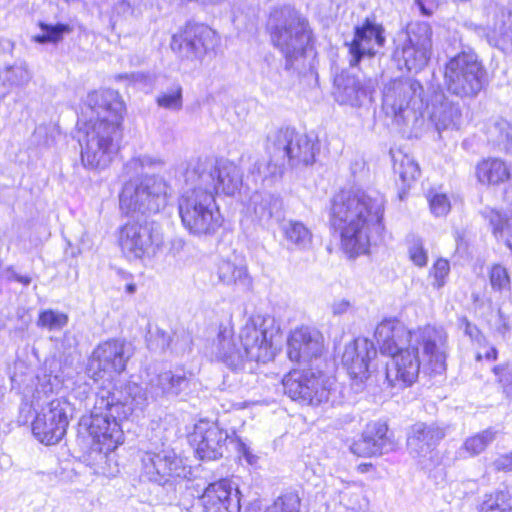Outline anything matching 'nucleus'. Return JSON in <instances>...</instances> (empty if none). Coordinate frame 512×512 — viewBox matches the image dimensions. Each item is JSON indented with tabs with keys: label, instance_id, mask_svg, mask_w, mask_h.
Here are the masks:
<instances>
[{
	"label": "nucleus",
	"instance_id": "58836bf2",
	"mask_svg": "<svg viewBox=\"0 0 512 512\" xmlns=\"http://www.w3.org/2000/svg\"><path fill=\"white\" fill-rule=\"evenodd\" d=\"M479 512H512V487L485 495Z\"/></svg>",
	"mask_w": 512,
	"mask_h": 512
},
{
	"label": "nucleus",
	"instance_id": "680f3d73",
	"mask_svg": "<svg viewBox=\"0 0 512 512\" xmlns=\"http://www.w3.org/2000/svg\"><path fill=\"white\" fill-rule=\"evenodd\" d=\"M499 316H500L501 320L503 321V323H502L501 327L498 328V331L501 334H505L509 330V326H508L507 322L505 321V319H503V316H502V313L500 310H499Z\"/></svg>",
	"mask_w": 512,
	"mask_h": 512
},
{
	"label": "nucleus",
	"instance_id": "3c124183",
	"mask_svg": "<svg viewBox=\"0 0 512 512\" xmlns=\"http://www.w3.org/2000/svg\"><path fill=\"white\" fill-rule=\"evenodd\" d=\"M409 256L413 263L419 267L427 264V252L423 248V243L420 239H415L409 246Z\"/></svg>",
	"mask_w": 512,
	"mask_h": 512
},
{
	"label": "nucleus",
	"instance_id": "ea45409f",
	"mask_svg": "<svg viewBox=\"0 0 512 512\" xmlns=\"http://www.w3.org/2000/svg\"><path fill=\"white\" fill-rule=\"evenodd\" d=\"M392 158L394 172L399 175L404 184L414 181L420 174L419 166L411 156L398 151L392 153Z\"/></svg>",
	"mask_w": 512,
	"mask_h": 512
},
{
	"label": "nucleus",
	"instance_id": "423d86ee",
	"mask_svg": "<svg viewBox=\"0 0 512 512\" xmlns=\"http://www.w3.org/2000/svg\"><path fill=\"white\" fill-rule=\"evenodd\" d=\"M266 30L272 45L285 58V69L301 73L312 39L308 20L290 6L278 7L270 12Z\"/></svg>",
	"mask_w": 512,
	"mask_h": 512
},
{
	"label": "nucleus",
	"instance_id": "864d4df0",
	"mask_svg": "<svg viewBox=\"0 0 512 512\" xmlns=\"http://www.w3.org/2000/svg\"><path fill=\"white\" fill-rule=\"evenodd\" d=\"M493 467L497 471H512V453L498 457L493 462Z\"/></svg>",
	"mask_w": 512,
	"mask_h": 512
},
{
	"label": "nucleus",
	"instance_id": "4468645a",
	"mask_svg": "<svg viewBox=\"0 0 512 512\" xmlns=\"http://www.w3.org/2000/svg\"><path fill=\"white\" fill-rule=\"evenodd\" d=\"M72 415L73 406L66 398L53 399L35 417L32 433L41 443L54 445L65 436Z\"/></svg>",
	"mask_w": 512,
	"mask_h": 512
},
{
	"label": "nucleus",
	"instance_id": "79ce46f5",
	"mask_svg": "<svg viewBox=\"0 0 512 512\" xmlns=\"http://www.w3.org/2000/svg\"><path fill=\"white\" fill-rule=\"evenodd\" d=\"M42 33L36 35L34 40L38 43H57L61 41L65 34H69L72 28L68 24L57 23L47 24L41 22L39 24Z\"/></svg>",
	"mask_w": 512,
	"mask_h": 512
},
{
	"label": "nucleus",
	"instance_id": "cd10ccee",
	"mask_svg": "<svg viewBox=\"0 0 512 512\" xmlns=\"http://www.w3.org/2000/svg\"><path fill=\"white\" fill-rule=\"evenodd\" d=\"M216 275L223 285L237 286L249 290L252 278L246 263L238 258L221 259L216 265Z\"/></svg>",
	"mask_w": 512,
	"mask_h": 512
},
{
	"label": "nucleus",
	"instance_id": "7ed1b4c3",
	"mask_svg": "<svg viewBox=\"0 0 512 512\" xmlns=\"http://www.w3.org/2000/svg\"><path fill=\"white\" fill-rule=\"evenodd\" d=\"M384 199L362 190H341L331 200L329 222L350 257L365 254L384 231Z\"/></svg>",
	"mask_w": 512,
	"mask_h": 512
},
{
	"label": "nucleus",
	"instance_id": "f8f14e48",
	"mask_svg": "<svg viewBox=\"0 0 512 512\" xmlns=\"http://www.w3.org/2000/svg\"><path fill=\"white\" fill-rule=\"evenodd\" d=\"M118 243L129 259L154 257L163 247L164 238L158 225L147 220H130L119 229Z\"/></svg>",
	"mask_w": 512,
	"mask_h": 512
},
{
	"label": "nucleus",
	"instance_id": "9d476101",
	"mask_svg": "<svg viewBox=\"0 0 512 512\" xmlns=\"http://www.w3.org/2000/svg\"><path fill=\"white\" fill-rule=\"evenodd\" d=\"M444 79L450 93L472 98L484 88L486 70L474 52L463 51L446 63Z\"/></svg>",
	"mask_w": 512,
	"mask_h": 512
},
{
	"label": "nucleus",
	"instance_id": "37998d69",
	"mask_svg": "<svg viewBox=\"0 0 512 512\" xmlns=\"http://www.w3.org/2000/svg\"><path fill=\"white\" fill-rule=\"evenodd\" d=\"M68 323V315L48 309L40 312L37 325L41 328L48 329L49 331H59L64 328Z\"/></svg>",
	"mask_w": 512,
	"mask_h": 512
},
{
	"label": "nucleus",
	"instance_id": "338daca9",
	"mask_svg": "<svg viewBox=\"0 0 512 512\" xmlns=\"http://www.w3.org/2000/svg\"><path fill=\"white\" fill-rule=\"evenodd\" d=\"M43 134H45V129H44V128H41V127L37 128V129L35 130V132H34V136H35V137L40 136V135H43Z\"/></svg>",
	"mask_w": 512,
	"mask_h": 512
},
{
	"label": "nucleus",
	"instance_id": "39448f33",
	"mask_svg": "<svg viewBox=\"0 0 512 512\" xmlns=\"http://www.w3.org/2000/svg\"><path fill=\"white\" fill-rule=\"evenodd\" d=\"M374 336L384 355L395 354L414 343L421 345L424 365L431 372L446 370L447 333L443 328L427 325L410 331L400 320L389 318L377 325Z\"/></svg>",
	"mask_w": 512,
	"mask_h": 512
},
{
	"label": "nucleus",
	"instance_id": "a19ab883",
	"mask_svg": "<svg viewBox=\"0 0 512 512\" xmlns=\"http://www.w3.org/2000/svg\"><path fill=\"white\" fill-rule=\"evenodd\" d=\"M496 436V432L492 428H488L474 436L465 440L461 450L468 453L470 456H475L482 453L488 445H490Z\"/></svg>",
	"mask_w": 512,
	"mask_h": 512
},
{
	"label": "nucleus",
	"instance_id": "f03ea898",
	"mask_svg": "<svg viewBox=\"0 0 512 512\" xmlns=\"http://www.w3.org/2000/svg\"><path fill=\"white\" fill-rule=\"evenodd\" d=\"M124 102L114 90L89 93L82 107L87 118L79 128L81 161L89 169H105L118 152Z\"/></svg>",
	"mask_w": 512,
	"mask_h": 512
},
{
	"label": "nucleus",
	"instance_id": "c85d7f7f",
	"mask_svg": "<svg viewBox=\"0 0 512 512\" xmlns=\"http://www.w3.org/2000/svg\"><path fill=\"white\" fill-rule=\"evenodd\" d=\"M430 119L438 132L458 129L461 122V110L457 104L440 96L431 105Z\"/></svg>",
	"mask_w": 512,
	"mask_h": 512
},
{
	"label": "nucleus",
	"instance_id": "09e8293b",
	"mask_svg": "<svg viewBox=\"0 0 512 512\" xmlns=\"http://www.w3.org/2000/svg\"><path fill=\"white\" fill-rule=\"evenodd\" d=\"M490 284L496 291L510 289V278L505 267L497 264L491 268Z\"/></svg>",
	"mask_w": 512,
	"mask_h": 512
},
{
	"label": "nucleus",
	"instance_id": "0eeeda50",
	"mask_svg": "<svg viewBox=\"0 0 512 512\" xmlns=\"http://www.w3.org/2000/svg\"><path fill=\"white\" fill-rule=\"evenodd\" d=\"M265 151L268 159L254 165L263 179L281 176L286 164L299 167L314 163L316 144L306 134L291 127H282L268 133Z\"/></svg>",
	"mask_w": 512,
	"mask_h": 512
},
{
	"label": "nucleus",
	"instance_id": "393cba45",
	"mask_svg": "<svg viewBox=\"0 0 512 512\" xmlns=\"http://www.w3.org/2000/svg\"><path fill=\"white\" fill-rule=\"evenodd\" d=\"M228 434L214 423H200L196 426L194 441L196 454L201 460H216L223 456Z\"/></svg>",
	"mask_w": 512,
	"mask_h": 512
},
{
	"label": "nucleus",
	"instance_id": "4c0bfd02",
	"mask_svg": "<svg viewBox=\"0 0 512 512\" xmlns=\"http://www.w3.org/2000/svg\"><path fill=\"white\" fill-rule=\"evenodd\" d=\"M484 216L488 219L493 234L503 238L506 246L512 251V216L494 209L486 210Z\"/></svg>",
	"mask_w": 512,
	"mask_h": 512
},
{
	"label": "nucleus",
	"instance_id": "20e7f679",
	"mask_svg": "<svg viewBox=\"0 0 512 512\" xmlns=\"http://www.w3.org/2000/svg\"><path fill=\"white\" fill-rule=\"evenodd\" d=\"M279 329L268 315H252L242 327L239 335L241 346L235 342L231 330L220 329L211 346V353L230 368L239 367L245 359L267 362L273 359V337Z\"/></svg>",
	"mask_w": 512,
	"mask_h": 512
},
{
	"label": "nucleus",
	"instance_id": "a211bd4d",
	"mask_svg": "<svg viewBox=\"0 0 512 512\" xmlns=\"http://www.w3.org/2000/svg\"><path fill=\"white\" fill-rule=\"evenodd\" d=\"M419 348L421 345L412 343L395 354H390V360L386 364V379L392 387L404 388L412 385L418 378L421 365L429 374H436L424 365V359H420Z\"/></svg>",
	"mask_w": 512,
	"mask_h": 512
},
{
	"label": "nucleus",
	"instance_id": "052dcab7",
	"mask_svg": "<svg viewBox=\"0 0 512 512\" xmlns=\"http://www.w3.org/2000/svg\"><path fill=\"white\" fill-rule=\"evenodd\" d=\"M485 358L487 360H495L497 358V350L494 347H491L486 353Z\"/></svg>",
	"mask_w": 512,
	"mask_h": 512
},
{
	"label": "nucleus",
	"instance_id": "dca6fc26",
	"mask_svg": "<svg viewBox=\"0 0 512 512\" xmlns=\"http://www.w3.org/2000/svg\"><path fill=\"white\" fill-rule=\"evenodd\" d=\"M408 39L394 53L395 58L403 61L408 71L418 72L428 63L432 50V29L427 22L410 24L407 31Z\"/></svg>",
	"mask_w": 512,
	"mask_h": 512
},
{
	"label": "nucleus",
	"instance_id": "7c9ffc66",
	"mask_svg": "<svg viewBox=\"0 0 512 512\" xmlns=\"http://www.w3.org/2000/svg\"><path fill=\"white\" fill-rule=\"evenodd\" d=\"M250 208L256 220L266 225L272 219H279L282 211L280 197L270 193H254L250 198Z\"/></svg>",
	"mask_w": 512,
	"mask_h": 512
},
{
	"label": "nucleus",
	"instance_id": "b1692460",
	"mask_svg": "<svg viewBox=\"0 0 512 512\" xmlns=\"http://www.w3.org/2000/svg\"><path fill=\"white\" fill-rule=\"evenodd\" d=\"M446 436L445 427L436 422H417L407 433V448L414 457L429 455Z\"/></svg>",
	"mask_w": 512,
	"mask_h": 512
},
{
	"label": "nucleus",
	"instance_id": "f3484780",
	"mask_svg": "<svg viewBox=\"0 0 512 512\" xmlns=\"http://www.w3.org/2000/svg\"><path fill=\"white\" fill-rule=\"evenodd\" d=\"M217 43L214 30L204 25L188 26L172 36L170 47L181 59L189 63L200 62Z\"/></svg>",
	"mask_w": 512,
	"mask_h": 512
},
{
	"label": "nucleus",
	"instance_id": "5fc2aeb1",
	"mask_svg": "<svg viewBox=\"0 0 512 512\" xmlns=\"http://www.w3.org/2000/svg\"><path fill=\"white\" fill-rule=\"evenodd\" d=\"M352 304L347 299H336L331 304V311L334 315H342L349 311Z\"/></svg>",
	"mask_w": 512,
	"mask_h": 512
},
{
	"label": "nucleus",
	"instance_id": "4d7b16f0",
	"mask_svg": "<svg viewBox=\"0 0 512 512\" xmlns=\"http://www.w3.org/2000/svg\"><path fill=\"white\" fill-rule=\"evenodd\" d=\"M464 332L471 338H475L479 334L478 328L467 320H465Z\"/></svg>",
	"mask_w": 512,
	"mask_h": 512
},
{
	"label": "nucleus",
	"instance_id": "e2e57ef3",
	"mask_svg": "<svg viewBox=\"0 0 512 512\" xmlns=\"http://www.w3.org/2000/svg\"><path fill=\"white\" fill-rule=\"evenodd\" d=\"M125 290L128 294H133L136 291V285L133 283H129L126 285Z\"/></svg>",
	"mask_w": 512,
	"mask_h": 512
},
{
	"label": "nucleus",
	"instance_id": "ddd939ff",
	"mask_svg": "<svg viewBox=\"0 0 512 512\" xmlns=\"http://www.w3.org/2000/svg\"><path fill=\"white\" fill-rule=\"evenodd\" d=\"M282 385L284 393L300 405L319 406L329 400L332 381L319 371L293 369Z\"/></svg>",
	"mask_w": 512,
	"mask_h": 512
},
{
	"label": "nucleus",
	"instance_id": "f704fd0d",
	"mask_svg": "<svg viewBox=\"0 0 512 512\" xmlns=\"http://www.w3.org/2000/svg\"><path fill=\"white\" fill-rule=\"evenodd\" d=\"M284 239L293 248L308 250L312 246L313 234L311 230L301 221L287 220L281 226Z\"/></svg>",
	"mask_w": 512,
	"mask_h": 512
},
{
	"label": "nucleus",
	"instance_id": "aec40b11",
	"mask_svg": "<svg viewBox=\"0 0 512 512\" xmlns=\"http://www.w3.org/2000/svg\"><path fill=\"white\" fill-rule=\"evenodd\" d=\"M323 343L324 338L319 330L302 326L291 332L287 342V355L291 361L308 364L322 354Z\"/></svg>",
	"mask_w": 512,
	"mask_h": 512
},
{
	"label": "nucleus",
	"instance_id": "69168bd1",
	"mask_svg": "<svg viewBox=\"0 0 512 512\" xmlns=\"http://www.w3.org/2000/svg\"><path fill=\"white\" fill-rule=\"evenodd\" d=\"M87 390H88V388H87L86 386H84V387H79V388L75 391V393H77L78 395H80V394H87Z\"/></svg>",
	"mask_w": 512,
	"mask_h": 512
},
{
	"label": "nucleus",
	"instance_id": "412c9836",
	"mask_svg": "<svg viewBox=\"0 0 512 512\" xmlns=\"http://www.w3.org/2000/svg\"><path fill=\"white\" fill-rule=\"evenodd\" d=\"M383 28L374 20L366 18L362 25L355 27L352 42L348 45L351 66H356L365 57L375 56L377 50L384 46Z\"/></svg>",
	"mask_w": 512,
	"mask_h": 512
},
{
	"label": "nucleus",
	"instance_id": "c03bdc74",
	"mask_svg": "<svg viewBox=\"0 0 512 512\" xmlns=\"http://www.w3.org/2000/svg\"><path fill=\"white\" fill-rule=\"evenodd\" d=\"M300 507L301 499L298 494L289 492L275 499L265 512H301Z\"/></svg>",
	"mask_w": 512,
	"mask_h": 512
},
{
	"label": "nucleus",
	"instance_id": "bf43d9fd",
	"mask_svg": "<svg viewBox=\"0 0 512 512\" xmlns=\"http://www.w3.org/2000/svg\"><path fill=\"white\" fill-rule=\"evenodd\" d=\"M415 5L419 8L423 15L430 16L432 14V11L426 8L422 0H415Z\"/></svg>",
	"mask_w": 512,
	"mask_h": 512
},
{
	"label": "nucleus",
	"instance_id": "0e129e2a",
	"mask_svg": "<svg viewBox=\"0 0 512 512\" xmlns=\"http://www.w3.org/2000/svg\"><path fill=\"white\" fill-rule=\"evenodd\" d=\"M130 77L133 81H140V80L144 79V75L141 73H133V74H131Z\"/></svg>",
	"mask_w": 512,
	"mask_h": 512
},
{
	"label": "nucleus",
	"instance_id": "c756f323",
	"mask_svg": "<svg viewBox=\"0 0 512 512\" xmlns=\"http://www.w3.org/2000/svg\"><path fill=\"white\" fill-rule=\"evenodd\" d=\"M475 175L482 185L498 186L510 179V169L500 158H487L476 165Z\"/></svg>",
	"mask_w": 512,
	"mask_h": 512
},
{
	"label": "nucleus",
	"instance_id": "a18cd8bd",
	"mask_svg": "<svg viewBox=\"0 0 512 512\" xmlns=\"http://www.w3.org/2000/svg\"><path fill=\"white\" fill-rule=\"evenodd\" d=\"M158 106L169 110H180L183 105L182 87L174 84L166 91L161 92L156 99Z\"/></svg>",
	"mask_w": 512,
	"mask_h": 512
},
{
	"label": "nucleus",
	"instance_id": "5701e85b",
	"mask_svg": "<svg viewBox=\"0 0 512 512\" xmlns=\"http://www.w3.org/2000/svg\"><path fill=\"white\" fill-rule=\"evenodd\" d=\"M376 348L367 338H357L345 346L342 364L356 384L368 378L369 362L376 356Z\"/></svg>",
	"mask_w": 512,
	"mask_h": 512
},
{
	"label": "nucleus",
	"instance_id": "603ef678",
	"mask_svg": "<svg viewBox=\"0 0 512 512\" xmlns=\"http://www.w3.org/2000/svg\"><path fill=\"white\" fill-rule=\"evenodd\" d=\"M450 271V265L447 260L439 259L436 261V263L433 266V276L435 279L434 286L437 288H440L445 283V278L447 277L448 273Z\"/></svg>",
	"mask_w": 512,
	"mask_h": 512
},
{
	"label": "nucleus",
	"instance_id": "e433bc0d",
	"mask_svg": "<svg viewBox=\"0 0 512 512\" xmlns=\"http://www.w3.org/2000/svg\"><path fill=\"white\" fill-rule=\"evenodd\" d=\"M339 89H341L342 102L348 103L352 106L361 105L363 99H365L370 93V87L363 84L355 76H346L341 79L338 83Z\"/></svg>",
	"mask_w": 512,
	"mask_h": 512
},
{
	"label": "nucleus",
	"instance_id": "4be33fe9",
	"mask_svg": "<svg viewBox=\"0 0 512 512\" xmlns=\"http://www.w3.org/2000/svg\"><path fill=\"white\" fill-rule=\"evenodd\" d=\"M240 492L228 478L210 483L201 496L205 512H240Z\"/></svg>",
	"mask_w": 512,
	"mask_h": 512
},
{
	"label": "nucleus",
	"instance_id": "6e6d98bb",
	"mask_svg": "<svg viewBox=\"0 0 512 512\" xmlns=\"http://www.w3.org/2000/svg\"><path fill=\"white\" fill-rule=\"evenodd\" d=\"M237 451L249 464L256 462L257 457L252 453L250 447L241 440L237 442Z\"/></svg>",
	"mask_w": 512,
	"mask_h": 512
},
{
	"label": "nucleus",
	"instance_id": "2f4dec72",
	"mask_svg": "<svg viewBox=\"0 0 512 512\" xmlns=\"http://www.w3.org/2000/svg\"><path fill=\"white\" fill-rule=\"evenodd\" d=\"M189 379L185 373L164 371L150 380L149 393L151 397H159L165 394L178 395L187 388Z\"/></svg>",
	"mask_w": 512,
	"mask_h": 512
},
{
	"label": "nucleus",
	"instance_id": "9b49d317",
	"mask_svg": "<svg viewBox=\"0 0 512 512\" xmlns=\"http://www.w3.org/2000/svg\"><path fill=\"white\" fill-rule=\"evenodd\" d=\"M170 186L161 177L147 176L139 184L126 183L119 196L120 208L126 213H157L170 196Z\"/></svg>",
	"mask_w": 512,
	"mask_h": 512
},
{
	"label": "nucleus",
	"instance_id": "2eb2a0df",
	"mask_svg": "<svg viewBox=\"0 0 512 512\" xmlns=\"http://www.w3.org/2000/svg\"><path fill=\"white\" fill-rule=\"evenodd\" d=\"M141 463V475L159 485L185 478L189 472L174 450L164 445L144 451Z\"/></svg>",
	"mask_w": 512,
	"mask_h": 512
},
{
	"label": "nucleus",
	"instance_id": "473e14b6",
	"mask_svg": "<svg viewBox=\"0 0 512 512\" xmlns=\"http://www.w3.org/2000/svg\"><path fill=\"white\" fill-rule=\"evenodd\" d=\"M492 27V34H487L488 41L503 50L512 49V12L500 9Z\"/></svg>",
	"mask_w": 512,
	"mask_h": 512
},
{
	"label": "nucleus",
	"instance_id": "8fccbe9b",
	"mask_svg": "<svg viewBox=\"0 0 512 512\" xmlns=\"http://www.w3.org/2000/svg\"><path fill=\"white\" fill-rule=\"evenodd\" d=\"M162 164L163 163L159 158H154L149 155H139L137 157H133L127 162L126 169L138 173L139 169Z\"/></svg>",
	"mask_w": 512,
	"mask_h": 512
},
{
	"label": "nucleus",
	"instance_id": "bb28decb",
	"mask_svg": "<svg viewBox=\"0 0 512 512\" xmlns=\"http://www.w3.org/2000/svg\"><path fill=\"white\" fill-rule=\"evenodd\" d=\"M386 424L375 422L367 425L359 440L355 441L350 449L359 457L380 455L391 448V442L387 437Z\"/></svg>",
	"mask_w": 512,
	"mask_h": 512
},
{
	"label": "nucleus",
	"instance_id": "1a4fd4ad",
	"mask_svg": "<svg viewBox=\"0 0 512 512\" xmlns=\"http://www.w3.org/2000/svg\"><path fill=\"white\" fill-rule=\"evenodd\" d=\"M187 183L201 185L215 194L234 195L242 184L240 169L231 161L197 158L188 163L185 171Z\"/></svg>",
	"mask_w": 512,
	"mask_h": 512
},
{
	"label": "nucleus",
	"instance_id": "6ab92c4d",
	"mask_svg": "<svg viewBox=\"0 0 512 512\" xmlns=\"http://www.w3.org/2000/svg\"><path fill=\"white\" fill-rule=\"evenodd\" d=\"M133 353L131 343L118 339L108 340L93 351L89 366L91 370H95V374H120L126 369Z\"/></svg>",
	"mask_w": 512,
	"mask_h": 512
},
{
	"label": "nucleus",
	"instance_id": "13d9d810",
	"mask_svg": "<svg viewBox=\"0 0 512 512\" xmlns=\"http://www.w3.org/2000/svg\"><path fill=\"white\" fill-rule=\"evenodd\" d=\"M12 277H13L14 280H16L17 282L22 283L25 286H27V285H29L31 283V278L29 276H23V275H20V274H17V273H13Z\"/></svg>",
	"mask_w": 512,
	"mask_h": 512
},
{
	"label": "nucleus",
	"instance_id": "774afa93",
	"mask_svg": "<svg viewBox=\"0 0 512 512\" xmlns=\"http://www.w3.org/2000/svg\"><path fill=\"white\" fill-rule=\"evenodd\" d=\"M475 28V31L478 33V34H483L485 33V29L483 27H478V26H474Z\"/></svg>",
	"mask_w": 512,
	"mask_h": 512
},
{
	"label": "nucleus",
	"instance_id": "72a5a7b5",
	"mask_svg": "<svg viewBox=\"0 0 512 512\" xmlns=\"http://www.w3.org/2000/svg\"><path fill=\"white\" fill-rule=\"evenodd\" d=\"M32 79V73L25 62H16L0 71V88L5 96L13 88H23Z\"/></svg>",
	"mask_w": 512,
	"mask_h": 512
},
{
	"label": "nucleus",
	"instance_id": "c9c22d12",
	"mask_svg": "<svg viewBox=\"0 0 512 512\" xmlns=\"http://www.w3.org/2000/svg\"><path fill=\"white\" fill-rule=\"evenodd\" d=\"M488 142L500 151L512 152V125L504 120L498 119L487 127Z\"/></svg>",
	"mask_w": 512,
	"mask_h": 512
},
{
	"label": "nucleus",
	"instance_id": "a878e982",
	"mask_svg": "<svg viewBox=\"0 0 512 512\" xmlns=\"http://www.w3.org/2000/svg\"><path fill=\"white\" fill-rule=\"evenodd\" d=\"M423 87L417 80L406 78L392 81L385 87L383 101L395 112H401L417 101L422 102Z\"/></svg>",
	"mask_w": 512,
	"mask_h": 512
},
{
	"label": "nucleus",
	"instance_id": "6e6552de",
	"mask_svg": "<svg viewBox=\"0 0 512 512\" xmlns=\"http://www.w3.org/2000/svg\"><path fill=\"white\" fill-rule=\"evenodd\" d=\"M193 185L183 192L178 201L182 224L194 236H213L223 223L219 207L209 189Z\"/></svg>",
	"mask_w": 512,
	"mask_h": 512
},
{
	"label": "nucleus",
	"instance_id": "49530a36",
	"mask_svg": "<svg viewBox=\"0 0 512 512\" xmlns=\"http://www.w3.org/2000/svg\"><path fill=\"white\" fill-rule=\"evenodd\" d=\"M497 383L507 398H512V364L503 363L493 368Z\"/></svg>",
	"mask_w": 512,
	"mask_h": 512
},
{
	"label": "nucleus",
	"instance_id": "f257e3e1",
	"mask_svg": "<svg viewBox=\"0 0 512 512\" xmlns=\"http://www.w3.org/2000/svg\"><path fill=\"white\" fill-rule=\"evenodd\" d=\"M147 399V393L134 382L113 390L101 388L95 394L90 415L83 416L79 422L80 428L92 438L87 462L94 474H107L108 455L124 440L121 421L135 409H142Z\"/></svg>",
	"mask_w": 512,
	"mask_h": 512
},
{
	"label": "nucleus",
	"instance_id": "de8ad7c7",
	"mask_svg": "<svg viewBox=\"0 0 512 512\" xmlns=\"http://www.w3.org/2000/svg\"><path fill=\"white\" fill-rule=\"evenodd\" d=\"M430 210L436 217L448 214L451 209L450 200L446 194L430 191L427 196Z\"/></svg>",
	"mask_w": 512,
	"mask_h": 512
}]
</instances>
